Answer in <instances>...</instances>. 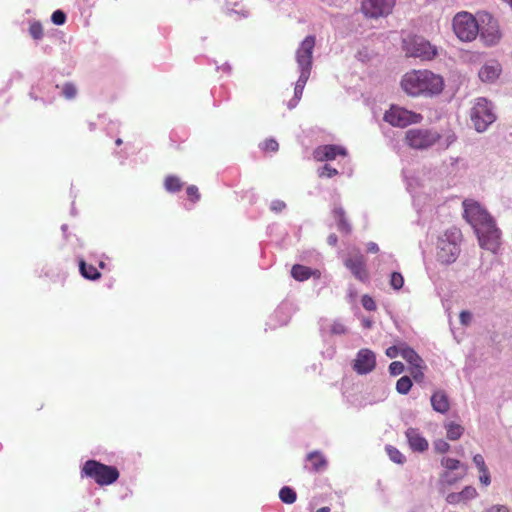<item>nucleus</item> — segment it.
<instances>
[{
  "label": "nucleus",
  "mask_w": 512,
  "mask_h": 512,
  "mask_svg": "<svg viewBox=\"0 0 512 512\" xmlns=\"http://www.w3.org/2000/svg\"><path fill=\"white\" fill-rule=\"evenodd\" d=\"M443 78L429 70H412L402 80V89L410 96L435 95L442 92Z\"/></svg>",
  "instance_id": "1"
},
{
  "label": "nucleus",
  "mask_w": 512,
  "mask_h": 512,
  "mask_svg": "<svg viewBox=\"0 0 512 512\" xmlns=\"http://www.w3.org/2000/svg\"><path fill=\"white\" fill-rule=\"evenodd\" d=\"M81 474L92 478L100 486L110 485L119 478V471L116 467L105 465L96 460L86 461Z\"/></svg>",
  "instance_id": "2"
},
{
  "label": "nucleus",
  "mask_w": 512,
  "mask_h": 512,
  "mask_svg": "<svg viewBox=\"0 0 512 512\" xmlns=\"http://www.w3.org/2000/svg\"><path fill=\"white\" fill-rule=\"evenodd\" d=\"M441 139V135L433 130L412 128L405 132L404 141L412 149H428Z\"/></svg>",
  "instance_id": "3"
},
{
  "label": "nucleus",
  "mask_w": 512,
  "mask_h": 512,
  "mask_svg": "<svg viewBox=\"0 0 512 512\" xmlns=\"http://www.w3.org/2000/svg\"><path fill=\"white\" fill-rule=\"evenodd\" d=\"M453 30L462 41H472L479 33V25L475 17L468 12H460L453 19Z\"/></svg>",
  "instance_id": "4"
},
{
  "label": "nucleus",
  "mask_w": 512,
  "mask_h": 512,
  "mask_svg": "<svg viewBox=\"0 0 512 512\" xmlns=\"http://www.w3.org/2000/svg\"><path fill=\"white\" fill-rule=\"evenodd\" d=\"M470 117L478 132L485 131L496 119L491 103L485 98L476 100L471 109Z\"/></svg>",
  "instance_id": "5"
},
{
  "label": "nucleus",
  "mask_w": 512,
  "mask_h": 512,
  "mask_svg": "<svg viewBox=\"0 0 512 512\" xmlns=\"http://www.w3.org/2000/svg\"><path fill=\"white\" fill-rule=\"evenodd\" d=\"M403 49L407 56L422 60H431L437 54L436 48L420 36L406 38L403 42Z\"/></svg>",
  "instance_id": "6"
},
{
  "label": "nucleus",
  "mask_w": 512,
  "mask_h": 512,
  "mask_svg": "<svg viewBox=\"0 0 512 512\" xmlns=\"http://www.w3.org/2000/svg\"><path fill=\"white\" fill-rule=\"evenodd\" d=\"M421 114L409 111L405 108L392 105L384 114V120L394 127L404 128L411 124H417L422 121Z\"/></svg>",
  "instance_id": "7"
},
{
  "label": "nucleus",
  "mask_w": 512,
  "mask_h": 512,
  "mask_svg": "<svg viewBox=\"0 0 512 512\" xmlns=\"http://www.w3.org/2000/svg\"><path fill=\"white\" fill-rule=\"evenodd\" d=\"M481 247L494 251L499 246L500 230L493 218L475 229Z\"/></svg>",
  "instance_id": "8"
},
{
  "label": "nucleus",
  "mask_w": 512,
  "mask_h": 512,
  "mask_svg": "<svg viewBox=\"0 0 512 512\" xmlns=\"http://www.w3.org/2000/svg\"><path fill=\"white\" fill-rule=\"evenodd\" d=\"M441 465L446 471L441 475L440 480L447 485L456 483L462 479L466 473V467L459 460L454 458H442Z\"/></svg>",
  "instance_id": "9"
},
{
  "label": "nucleus",
  "mask_w": 512,
  "mask_h": 512,
  "mask_svg": "<svg viewBox=\"0 0 512 512\" xmlns=\"http://www.w3.org/2000/svg\"><path fill=\"white\" fill-rule=\"evenodd\" d=\"M395 0H362L361 11L370 18L386 16L392 12Z\"/></svg>",
  "instance_id": "10"
},
{
  "label": "nucleus",
  "mask_w": 512,
  "mask_h": 512,
  "mask_svg": "<svg viewBox=\"0 0 512 512\" xmlns=\"http://www.w3.org/2000/svg\"><path fill=\"white\" fill-rule=\"evenodd\" d=\"M463 206L464 218L473 226L474 230L492 218L477 202L465 200Z\"/></svg>",
  "instance_id": "11"
},
{
  "label": "nucleus",
  "mask_w": 512,
  "mask_h": 512,
  "mask_svg": "<svg viewBox=\"0 0 512 512\" xmlns=\"http://www.w3.org/2000/svg\"><path fill=\"white\" fill-rule=\"evenodd\" d=\"M460 253V247L456 241L447 237L439 238L437 242V259L443 264H451L456 261Z\"/></svg>",
  "instance_id": "12"
},
{
  "label": "nucleus",
  "mask_w": 512,
  "mask_h": 512,
  "mask_svg": "<svg viewBox=\"0 0 512 512\" xmlns=\"http://www.w3.org/2000/svg\"><path fill=\"white\" fill-rule=\"evenodd\" d=\"M315 36L309 35L300 43L296 51V61L300 69H312L313 50L315 47Z\"/></svg>",
  "instance_id": "13"
},
{
  "label": "nucleus",
  "mask_w": 512,
  "mask_h": 512,
  "mask_svg": "<svg viewBox=\"0 0 512 512\" xmlns=\"http://www.w3.org/2000/svg\"><path fill=\"white\" fill-rule=\"evenodd\" d=\"M376 367L375 353L367 348L360 349L353 361V369L360 375L372 372Z\"/></svg>",
  "instance_id": "14"
},
{
  "label": "nucleus",
  "mask_w": 512,
  "mask_h": 512,
  "mask_svg": "<svg viewBox=\"0 0 512 512\" xmlns=\"http://www.w3.org/2000/svg\"><path fill=\"white\" fill-rule=\"evenodd\" d=\"M480 39L487 46L496 45L501 39L498 23L490 18L485 26L479 27Z\"/></svg>",
  "instance_id": "15"
},
{
  "label": "nucleus",
  "mask_w": 512,
  "mask_h": 512,
  "mask_svg": "<svg viewBox=\"0 0 512 512\" xmlns=\"http://www.w3.org/2000/svg\"><path fill=\"white\" fill-rule=\"evenodd\" d=\"M339 155L345 156L346 150L337 145H322L317 147L313 153L314 159L319 162L334 160Z\"/></svg>",
  "instance_id": "16"
},
{
  "label": "nucleus",
  "mask_w": 512,
  "mask_h": 512,
  "mask_svg": "<svg viewBox=\"0 0 512 512\" xmlns=\"http://www.w3.org/2000/svg\"><path fill=\"white\" fill-rule=\"evenodd\" d=\"M345 266L362 282L367 281L368 272L363 255H355L345 260Z\"/></svg>",
  "instance_id": "17"
},
{
  "label": "nucleus",
  "mask_w": 512,
  "mask_h": 512,
  "mask_svg": "<svg viewBox=\"0 0 512 512\" xmlns=\"http://www.w3.org/2000/svg\"><path fill=\"white\" fill-rule=\"evenodd\" d=\"M405 434L413 451L424 452L428 449V441L421 435L418 429L408 428Z\"/></svg>",
  "instance_id": "18"
},
{
  "label": "nucleus",
  "mask_w": 512,
  "mask_h": 512,
  "mask_svg": "<svg viewBox=\"0 0 512 512\" xmlns=\"http://www.w3.org/2000/svg\"><path fill=\"white\" fill-rule=\"evenodd\" d=\"M501 73V65L497 61H491L479 70V78L483 82L491 83L494 82Z\"/></svg>",
  "instance_id": "19"
},
{
  "label": "nucleus",
  "mask_w": 512,
  "mask_h": 512,
  "mask_svg": "<svg viewBox=\"0 0 512 512\" xmlns=\"http://www.w3.org/2000/svg\"><path fill=\"white\" fill-rule=\"evenodd\" d=\"M291 276L295 280H297L299 282H303L305 280H308L310 277L320 278L321 272L318 269L313 270L310 267L300 265V264H295L292 266Z\"/></svg>",
  "instance_id": "20"
},
{
  "label": "nucleus",
  "mask_w": 512,
  "mask_h": 512,
  "mask_svg": "<svg viewBox=\"0 0 512 512\" xmlns=\"http://www.w3.org/2000/svg\"><path fill=\"white\" fill-rule=\"evenodd\" d=\"M306 461L310 463V470L314 472L323 471L327 467V460L320 451H313L307 454Z\"/></svg>",
  "instance_id": "21"
},
{
  "label": "nucleus",
  "mask_w": 512,
  "mask_h": 512,
  "mask_svg": "<svg viewBox=\"0 0 512 512\" xmlns=\"http://www.w3.org/2000/svg\"><path fill=\"white\" fill-rule=\"evenodd\" d=\"M431 405L439 413H446L450 408L448 397L444 391H436L431 396Z\"/></svg>",
  "instance_id": "22"
},
{
  "label": "nucleus",
  "mask_w": 512,
  "mask_h": 512,
  "mask_svg": "<svg viewBox=\"0 0 512 512\" xmlns=\"http://www.w3.org/2000/svg\"><path fill=\"white\" fill-rule=\"evenodd\" d=\"M400 355L410 364L411 367L418 366V364H423L422 358L416 353L414 349L407 346L406 344H401Z\"/></svg>",
  "instance_id": "23"
},
{
  "label": "nucleus",
  "mask_w": 512,
  "mask_h": 512,
  "mask_svg": "<svg viewBox=\"0 0 512 512\" xmlns=\"http://www.w3.org/2000/svg\"><path fill=\"white\" fill-rule=\"evenodd\" d=\"M333 215L337 221L338 230L345 234L350 233L351 226L347 221L344 209L342 207H335L333 209Z\"/></svg>",
  "instance_id": "24"
},
{
  "label": "nucleus",
  "mask_w": 512,
  "mask_h": 512,
  "mask_svg": "<svg viewBox=\"0 0 512 512\" xmlns=\"http://www.w3.org/2000/svg\"><path fill=\"white\" fill-rule=\"evenodd\" d=\"M79 270L81 275L88 280H98L101 273L93 265H88L84 260L79 261Z\"/></svg>",
  "instance_id": "25"
},
{
  "label": "nucleus",
  "mask_w": 512,
  "mask_h": 512,
  "mask_svg": "<svg viewBox=\"0 0 512 512\" xmlns=\"http://www.w3.org/2000/svg\"><path fill=\"white\" fill-rule=\"evenodd\" d=\"M164 187L170 193H176L183 188V182L175 175H168L164 180Z\"/></svg>",
  "instance_id": "26"
},
{
  "label": "nucleus",
  "mask_w": 512,
  "mask_h": 512,
  "mask_svg": "<svg viewBox=\"0 0 512 512\" xmlns=\"http://www.w3.org/2000/svg\"><path fill=\"white\" fill-rule=\"evenodd\" d=\"M446 428V435L449 440H458L464 432L463 426L460 424L449 422L445 425Z\"/></svg>",
  "instance_id": "27"
},
{
  "label": "nucleus",
  "mask_w": 512,
  "mask_h": 512,
  "mask_svg": "<svg viewBox=\"0 0 512 512\" xmlns=\"http://www.w3.org/2000/svg\"><path fill=\"white\" fill-rule=\"evenodd\" d=\"M279 498L285 504H293L297 499V494L291 487L284 486L279 491Z\"/></svg>",
  "instance_id": "28"
},
{
  "label": "nucleus",
  "mask_w": 512,
  "mask_h": 512,
  "mask_svg": "<svg viewBox=\"0 0 512 512\" xmlns=\"http://www.w3.org/2000/svg\"><path fill=\"white\" fill-rule=\"evenodd\" d=\"M386 452L390 460L397 464H403L406 460L405 456L394 446H386Z\"/></svg>",
  "instance_id": "29"
},
{
  "label": "nucleus",
  "mask_w": 512,
  "mask_h": 512,
  "mask_svg": "<svg viewBox=\"0 0 512 512\" xmlns=\"http://www.w3.org/2000/svg\"><path fill=\"white\" fill-rule=\"evenodd\" d=\"M412 387V381L408 376H402L396 383V390L400 394H407Z\"/></svg>",
  "instance_id": "30"
},
{
  "label": "nucleus",
  "mask_w": 512,
  "mask_h": 512,
  "mask_svg": "<svg viewBox=\"0 0 512 512\" xmlns=\"http://www.w3.org/2000/svg\"><path fill=\"white\" fill-rule=\"evenodd\" d=\"M404 285V278L401 273L393 272L390 276V286L394 290H400Z\"/></svg>",
  "instance_id": "31"
},
{
  "label": "nucleus",
  "mask_w": 512,
  "mask_h": 512,
  "mask_svg": "<svg viewBox=\"0 0 512 512\" xmlns=\"http://www.w3.org/2000/svg\"><path fill=\"white\" fill-rule=\"evenodd\" d=\"M29 33L32 38L39 40L43 37V27L40 22H33L29 26Z\"/></svg>",
  "instance_id": "32"
},
{
  "label": "nucleus",
  "mask_w": 512,
  "mask_h": 512,
  "mask_svg": "<svg viewBox=\"0 0 512 512\" xmlns=\"http://www.w3.org/2000/svg\"><path fill=\"white\" fill-rule=\"evenodd\" d=\"M62 94L66 99H73L77 94V89L73 83H65L62 87Z\"/></svg>",
  "instance_id": "33"
},
{
  "label": "nucleus",
  "mask_w": 512,
  "mask_h": 512,
  "mask_svg": "<svg viewBox=\"0 0 512 512\" xmlns=\"http://www.w3.org/2000/svg\"><path fill=\"white\" fill-rule=\"evenodd\" d=\"M361 304H362L363 308L367 311H375L377 309L376 302L374 301V299L371 296H369L367 294L362 296Z\"/></svg>",
  "instance_id": "34"
},
{
  "label": "nucleus",
  "mask_w": 512,
  "mask_h": 512,
  "mask_svg": "<svg viewBox=\"0 0 512 512\" xmlns=\"http://www.w3.org/2000/svg\"><path fill=\"white\" fill-rule=\"evenodd\" d=\"M477 495H478L477 490L473 486H466L460 492V496L463 501L474 499Z\"/></svg>",
  "instance_id": "35"
},
{
  "label": "nucleus",
  "mask_w": 512,
  "mask_h": 512,
  "mask_svg": "<svg viewBox=\"0 0 512 512\" xmlns=\"http://www.w3.org/2000/svg\"><path fill=\"white\" fill-rule=\"evenodd\" d=\"M186 193H187L188 199L191 202L196 203L197 201L200 200V193H199L197 186H195V185L188 186L186 189Z\"/></svg>",
  "instance_id": "36"
},
{
  "label": "nucleus",
  "mask_w": 512,
  "mask_h": 512,
  "mask_svg": "<svg viewBox=\"0 0 512 512\" xmlns=\"http://www.w3.org/2000/svg\"><path fill=\"white\" fill-rule=\"evenodd\" d=\"M261 148L267 152H276L279 148V144L275 139H266L261 144Z\"/></svg>",
  "instance_id": "37"
},
{
  "label": "nucleus",
  "mask_w": 512,
  "mask_h": 512,
  "mask_svg": "<svg viewBox=\"0 0 512 512\" xmlns=\"http://www.w3.org/2000/svg\"><path fill=\"white\" fill-rule=\"evenodd\" d=\"M423 368H424L423 364H418V366L410 367V373L415 381L420 382L423 380V378H424Z\"/></svg>",
  "instance_id": "38"
},
{
  "label": "nucleus",
  "mask_w": 512,
  "mask_h": 512,
  "mask_svg": "<svg viewBox=\"0 0 512 512\" xmlns=\"http://www.w3.org/2000/svg\"><path fill=\"white\" fill-rule=\"evenodd\" d=\"M479 481L483 486H489L491 484V477L488 467L480 469L479 471Z\"/></svg>",
  "instance_id": "39"
},
{
  "label": "nucleus",
  "mask_w": 512,
  "mask_h": 512,
  "mask_svg": "<svg viewBox=\"0 0 512 512\" xmlns=\"http://www.w3.org/2000/svg\"><path fill=\"white\" fill-rule=\"evenodd\" d=\"M51 20L55 25H63L66 21V14L61 10L52 13Z\"/></svg>",
  "instance_id": "40"
},
{
  "label": "nucleus",
  "mask_w": 512,
  "mask_h": 512,
  "mask_svg": "<svg viewBox=\"0 0 512 512\" xmlns=\"http://www.w3.org/2000/svg\"><path fill=\"white\" fill-rule=\"evenodd\" d=\"M404 371V365L400 361H394L389 365V372L393 376H397Z\"/></svg>",
  "instance_id": "41"
},
{
  "label": "nucleus",
  "mask_w": 512,
  "mask_h": 512,
  "mask_svg": "<svg viewBox=\"0 0 512 512\" xmlns=\"http://www.w3.org/2000/svg\"><path fill=\"white\" fill-rule=\"evenodd\" d=\"M311 70L309 69H300V76L296 82V85H300V87L304 88L309 76H310Z\"/></svg>",
  "instance_id": "42"
},
{
  "label": "nucleus",
  "mask_w": 512,
  "mask_h": 512,
  "mask_svg": "<svg viewBox=\"0 0 512 512\" xmlns=\"http://www.w3.org/2000/svg\"><path fill=\"white\" fill-rule=\"evenodd\" d=\"M338 174L337 169L331 167L330 165L326 164L321 169L319 176L320 177H328L331 178L333 176H336Z\"/></svg>",
  "instance_id": "43"
},
{
  "label": "nucleus",
  "mask_w": 512,
  "mask_h": 512,
  "mask_svg": "<svg viewBox=\"0 0 512 512\" xmlns=\"http://www.w3.org/2000/svg\"><path fill=\"white\" fill-rule=\"evenodd\" d=\"M434 449L438 452V453H446L449 451L450 449V445L444 441V440H437L435 443H434Z\"/></svg>",
  "instance_id": "44"
},
{
  "label": "nucleus",
  "mask_w": 512,
  "mask_h": 512,
  "mask_svg": "<svg viewBox=\"0 0 512 512\" xmlns=\"http://www.w3.org/2000/svg\"><path fill=\"white\" fill-rule=\"evenodd\" d=\"M400 350H401V344L399 346H391L389 348L386 349V355L389 357V358H396L398 355H400Z\"/></svg>",
  "instance_id": "45"
},
{
  "label": "nucleus",
  "mask_w": 512,
  "mask_h": 512,
  "mask_svg": "<svg viewBox=\"0 0 512 512\" xmlns=\"http://www.w3.org/2000/svg\"><path fill=\"white\" fill-rule=\"evenodd\" d=\"M473 462H474L475 466L477 467L478 471L480 469L487 467L485 460L481 454L474 455Z\"/></svg>",
  "instance_id": "46"
},
{
  "label": "nucleus",
  "mask_w": 512,
  "mask_h": 512,
  "mask_svg": "<svg viewBox=\"0 0 512 512\" xmlns=\"http://www.w3.org/2000/svg\"><path fill=\"white\" fill-rule=\"evenodd\" d=\"M446 501L450 504H457V503H460L462 502V498L460 496V492L459 493H450L447 495L446 497Z\"/></svg>",
  "instance_id": "47"
},
{
  "label": "nucleus",
  "mask_w": 512,
  "mask_h": 512,
  "mask_svg": "<svg viewBox=\"0 0 512 512\" xmlns=\"http://www.w3.org/2000/svg\"><path fill=\"white\" fill-rule=\"evenodd\" d=\"M286 207V204L281 200H275L271 204V209L275 212H281Z\"/></svg>",
  "instance_id": "48"
},
{
  "label": "nucleus",
  "mask_w": 512,
  "mask_h": 512,
  "mask_svg": "<svg viewBox=\"0 0 512 512\" xmlns=\"http://www.w3.org/2000/svg\"><path fill=\"white\" fill-rule=\"evenodd\" d=\"M472 315L469 311H462L460 313V322L463 325H468L471 322Z\"/></svg>",
  "instance_id": "49"
},
{
  "label": "nucleus",
  "mask_w": 512,
  "mask_h": 512,
  "mask_svg": "<svg viewBox=\"0 0 512 512\" xmlns=\"http://www.w3.org/2000/svg\"><path fill=\"white\" fill-rule=\"evenodd\" d=\"M486 512H509V509L504 505H493Z\"/></svg>",
  "instance_id": "50"
},
{
  "label": "nucleus",
  "mask_w": 512,
  "mask_h": 512,
  "mask_svg": "<svg viewBox=\"0 0 512 512\" xmlns=\"http://www.w3.org/2000/svg\"><path fill=\"white\" fill-rule=\"evenodd\" d=\"M379 251V247L376 243L374 242H369L367 244V252L369 253H377Z\"/></svg>",
  "instance_id": "51"
},
{
  "label": "nucleus",
  "mask_w": 512,
  "mask_h": 512,
  "mask_svg": "<svg viewBox=\"0 0 512 512\" xmlns=\"http://www.w3.org/2000/svg\"><path fill=\"white\" fill-rule=\"evenodd\" d=\"M304 88L300 87V85H295L294 93L296 98H300L302 96Z\"/></svg>",
  "instance_id": "52"
},
{
  "label": "nucleus",
  "mask_w": 512,
  "mask_h": 512,
  "mask_svg": "<svg viewBox=\"0 0 512 512\" xmlns=\"http://www.w3.org/2000/svg\"><path fill=\"white\" fill-rule=\"evenodd\" d=\"M327 240L330 245H336L338 241L337 236L335 234L329 235Z\"/></svg>",
  "instance_id": "53"
},
{
  "label": "nucleus",
  "mask_w": 512,
  "mask_h": 512,
  "mask_svg": "<svg viewBox=\"0 0 512 512\" xmlns=\"http://www.w3.org/2000/svg\"><path fill=\"white\" fill-rule=\"evenodd\" d=\"M316 512H330V508L329 507H322V508H319Z\"/></svg>",
  "instance_id": "54"
},
{
  "label": "nucleus",
  "mask_w": 512,
  "mask_h": 512,
  "mask_svg": "<svg viewBox=\"0 0 512 512\" xmlns=\"http://www.w3.org/2000/svg\"><path fill=\"white\" fill-rule=\"evenodd\" d=\"M115 143L118 146L121 145L122 144V139H120V138L116 139Z\"/></svg>",
  "instance_id": "55"
},
{
  "label": "nucleus",
  "mask_w": 512,
  "mask_h": 512,
  "mask_svg": "<svg viewBox=\"0 0 512 512\" xmlns=\"http://www.w3.org/2000/svg\"><path fill=\"white\" fill-rule=\"evenodd\" d=\"M99 266H100L101 268H104V266H105L104 262H100Z\"/></svg>",
  "instance_id": "56"
}]
</instances>
